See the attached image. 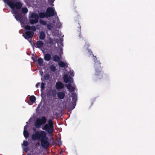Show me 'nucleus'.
<instances>
[{
  "label": "nucleus",
  "instance_id": "79ce46f5",
  "mask_svg": "<svg viewBox=\"0 0 155 155\" xmlns=\"http://www.w3.org/2000/svg\"><path fill=\"white\" fill-rule=\"evenodd\" d=\"M53 41H50V43L51 44H53Z\"/></svg>",
  "mask_w": 155,
  "mask_h": 155
},
{
  "label": "nucleus",
  "instance_id": "4468645a",
  "mask_svg": "<svg viewBox=\"0 0 155 155\" xmlns=\"http://www.w3.org/2000/svg\"><path fill=\"white\" fill-rule=\"evenodd\" d=\"M45 36L46 35L45 33L43 31H41L39 37V38L41 40H43L45 39Z\"/></svg>",
  "mask_w": 155,
  "mask_h": 155
},
{
  "label": "nucleus",
  "instance_id": "6ab92c4d",
  "mask_svg": "<svg viewBox=\"0 0 155 155\" xmlns=\"http://www.w3.org/2000/svg\"><path fill=\"white\" fill-rule=\"evenodd\" d=\"M64 82L66 83H67L69 81V78L67 75L65 74L64 76Z\"/></svg>",
  "mask_w": 155,
  "mask_h": 155
},
{
  "label": "nucleus",
  "instance_id": "20e7f679",
  "mask_svg": "<svg viewBox=\"0 0 155 155\" xmlns=\"http://www.w3.org/2000/svg\"><path fill=\"white\" fill-rule=\"evenodd\" d=\"M7 4L13 10L14 8L20 9L22 6V3L19 1L15 2L12 1H8Z\"/></svg>",
  "mask_w": 155,
  "mask_h": 155
},
{
  "label": "nucleus",
  "instance_id": "f257e3e1",
  "mask_svg": "<svg viewBox=\"0 0 155 155\" xmlns=\"http://www.w3.org/2000/svg\"><path fill=\"white\" fill-rule=\"evenodd\" d=\"M31 139L33 141L36 140H40L41 145L44 148H48L50 145L49 139L47 136L46 133L43 131L39 132L36 131L35 134H33L31 136Z\"/></svg>",
  "mask_w": 155,
  "mask_h": 155
},
{
  "label": "nucleus",
  "instance_id": "c85d7f7f",
  "mask_svg": "<svg viewBox=\"0 0 155 155\" xmlns=\"http://www.w3.org/2000/svg\"><path fill=\"white\" fill-rule=\"evenodd\" d=\"M47 28L49 30H51L52 28V26H51V24H48L47 25Z\"/></svg>",
  "mask_w": 155,
  "mask_h": 155
},
{
  "label": "nucleus",
  "instance_id": "bb28decb",
  "mask_svg": "<svg viewBox=\"0 0 155 155\" xmlns=\"http://www.w3.org/2000/svg\"><path fill=\"white\" fill-rule=\"evenodd\" d=\"M36 28L35 26H32L31 27V31H33L34 33L35 31H36Z\"/></svg>",
  "mask_w": 155,
  "mask_h": 155
},
{
  "label": "nucleus",
  "instance_id": "c756f323",
  "mask_svg": "<svg viewBox=\"0 0 155 155\" xmlns=\"http://www.w3.org/2000/svg\"><path fill=\"white\" fill-rule=\"evenodd\" d=\"M40 23L41 25H47V22L45 21L41 20L40 21Z\"/></svg>",
  "mask_w": 155,
  "mask_h": 155
},
{
  "label": "nucleus",
  "instance_id": "9d476101",
  "mask_svg": "<svg viewBox=\"0 0 155 155\" xmlns=\"http://www.w3.org/2000/svg\"><path fill=\"white\" fill-rule=\"evenodd\" d=\"M55 87L57 90H60L63 89L64 88V86L61 82L58 81L56 83Z\"/></svg>",
  "mask_w": 155,
  "mask_h": 155
},
{
  "label": "nucleus",
  "instance_id": "a211bd4d",
  "mask_svg": "<svg viewBox=\"0 0 155 155\" xmlns=\"http://www.w3.org/2000/svg\"><path fill=\"white\" fill-rule=\"evenodd\" d=\"M23 134L25 138L28 137L29 136V133L26 130H24Z\"/></svg>",
  "mask_w": 155,
  "mask_h": 155
},
{
  "label": "nucleus",
  "instance_id": "de8ad7c7",
  "mask_svg": "<svg viewBox=\"0 0 155 155\" xmlns=\"http://www.w3.org/2000/svg\"><path fill=\"white\" fill-rule=\"evenodd\" d=\"M29 41V42H30V43H31V44H32V41Z\"/></svg>",
  "mask_w": 155,
  "mask_h": 155
},
{
  "label": "nucleus",
  "instance_id": "a878e982",
  "mask_svg": "<svg viewBox=\"0 0 155 155\" xmlns=\"http://www.w3.org/2000/svg\"><path fill=\"white\" fill-rule=\"evenodd\" d=\"M50 68V70L53 71H54L56 70V67L54 65H51Z\"/></svg>",
  "mask_w": 155,
  "mask_h": 155
},
{
  "label": "nucleus",
  "instance_id": "1a4fd4ad",
  "mask_svg": "<svg viewBox=\"0 0 155 155\" xmlns=\"http://www.w3.org/2000/svg\"><path fill=\"white\" fill-rule=\"evenodd\" d=\"M34 34L33 31H26L23 36L25 39H28L29 38H31Z\"/></svg>",
  "mask_w": 155,
  "mask_h": 155
},
{
  "label": "nucleus",
  "instance_id": "423d86ee",
  "mask_svg": "<svg viewBox=\"0 0 155 155\" xmlns=\"http://www.w3.org/2000/svg\"><path fill=\"white\" fill-rule=\"evenodd\" d=\"M46 121V117L45 116H42L41 118H38L36 119L35 122V125L37 128H40L41 125L45 124Z\"/></svg>",
  "mask_w": 155,
  "mask_h": 155
},
{
  "label": "nucleus",
  "instance_id": "a19ab883",
  "mask_svg": "<svg viewBox=\"0 0 155 155\" xmlns=\"http://www.w3.org/2000/svg\"><path fill=\"white\" fill-rule=\"evenodd\" d=\"M87 45V47H88L89 46V45L87 43H86V45H85V46Z\"/></svg>",
  "mask_w": 155,
  "mask_h": 155
},
{
  "label": "nucleus",
  "instance_id": "f3484780",
  "mask_svg": "<svg viewBox=\"0 0 155 155\" xmlns=\"http://www.w3.org/2000/svg\"><path fill=\"white\" fill-rule=\"evenodd\" d=\"M53 60L56 62H58L60 61V58L58 55H55L53 57Z\"/></svg>",
  "mask_w": 155,
  "mask_h": 155
},
{
  "label": "nucleus",
  "instance_id": "f704fd0d",
  "mask_svg": "<svg viewBox=\"0 0 155 155\" xmlns=\"http://www.w3.org/2000/svg\"><path fill=\"white\" fill-rule=\"evenodd\" d=\"M69 82H70L69 83H71L72 82V81H73V78L71 77L70 78H69Z\"/></svg>",
  "mask_w": 155,
  "mask_h": 155
},
{
  "label": "nucleus",
  "instance_id": "6e6552de",
  "mask_svg": "<svg viewBox=\"0 0 155 155\" xmlns=\"http://www.w3.org/2000/svg\"><path fill=\"white\" fill-rule=\"evenodd\" d=\"M72 105L71 107H70L69 108V109L71 110H73L75 107L76 105V102L77 100V96L75 93H73L72 94Z\"/></svg>",
  "mask_w": 155,
  "mask_h": 155
},
{
  "label": "nucleus",
  "instance_id": "7ed1b4c3",
  "mask_svg": "<svg viewBox=\"0 0 155 155\" xmlns=\"http://www.w3.org/2000/svg\"><path fill=\"white\" fill-rule=\"evenodd\" d=\"M43 130L49 134H51L54 130L53 123L51 119H49L48 124H45L43 127Z\"/></svg>",
  "mask_w": 155,
  "mask_h": 155
},
{
  "label": "nucleus",
  "instance_id": "e433bc0d",
  "mask_svg": "<svg viewBox=\"0 0 155 155\" xmlns=\"http://www.w3.org/2000/svg\"><path fill=\"white\" fill-rule=\"evenodd\" d=\"M88 51L90 54H92V52L91 51V49H88Z\"/></svg>",
  "mask_w": 155,
  "mask_h": 155
},
{
  "label": "nucleus",
  "instance_id": "7c9ffc66",
  "mask_svg": "<svg viewBox=\"0 0 155 155\" xmlns=\"http://www.w3.org/2000/svg\"><path fill=\"white\" fill-rule=\"evenodd\" d=\"M31 27L30 25H27L25 26V29L28 30H31Z\"/></svg>",
  "mask_w": 155,
  "mask_h": 155
},
{
  "label": "nucleus",
  "instance_id": "f8f14e48",
  "mask_svg": "<svg viewBox=\"0 0 155 155\" xmlns=\"http://www.w3.org/2000/svg\"><path fill=\"white\" fill-rule=\"evenodd\" d=\"M57 96L59 99H62L64 98L65 94L64 92H59L57 94Z\"/></svg>",
  "mask_w": 155,
  "mask_h": 155
},
{
  "label": "nucleus",
  "instance_id": "4c0bfd02",
  "mask_svg": "<svg viewBox=\"0 0 155 155\" xmlns=\"http://www.w3.org/2000/svg\"><path fill=\"white\" fill-rule=\"evenodd\" d=\"M4 2L5 3H7V2H8V1H10L9 0H3Z\"/></svg>",
  "mask_w": 155,
  "mask_h": 155
},
{
  "label": "nucleus",
  "instance_id": "aec40b11",
  "mask_svg": "<svg viewBox=\"0 0 155 155\" xmlns=\"http://www.w3.org/2000/svg\"><path fill=\"white\" fill-rule=\"evenodd\" d=\"M58 65L61 68H64L66 65V64L64 62L61 61L58 63Z\"/></svg>",
  "mask_w": 155,
  "mask_h": 155
},
{
  "label": "nucleus",
  "instance_id": "ea45409f",
  "mask_svg": "<svg viewBox=\"0 0 155 155\" xmlns=\"http://www.w3.org/2000/svg\"><path fill=\"white\" fill-rule=\"evenodd\" d=\"M26 155H32V154L31 153H28Z\"/></svg>",
  "mask_w": 155,
  "mask_h": 155
},
{
  "label": "nucleus",
  "instance_id": "f03ea898",
  "mask_svg": "<svg viewBox=\"0 0 155 155\" xmlns=\"http://www.w3.org/2000/svg\"><path fill=\"white\" fill-rule=\"evenodd\" d=\"M45 17H47L46 13L41 12L39 13L38 15L37 13L32 12L29 17V21L30 23L32 25L38 23L39 18H43Z\"/></svg>",
  "mask_w": 155,
  "mask_h": 155
},
{
  "label": "nucleus",
  "instance_id": "a18cd8bd",
  "mask_svg": "<svg viewBox=\"0 0 155 155\" xmlns=\"http://www.w3.org/2000/svg\"><path fill=\"white\" fill-rule=\"evenodd\" d=\"M33 48H34V46H35V44L33 43Z\"/></svg>",
  "mask_w": 155,
  "mask_h": 155
},
{
  "label": "nucleus",
  "instance_id": "393cba45",
  "mask_svg": "<svg viewBox=\"0 0 155 155\" xmlns=\"http://www.w3.org/2000/svg\"><path fill=\"white\" fill-rule=\"evenodd\" d=\"M15 18L17 20H19L21 21V17L18 14L15 15Z\"/></svg>",
  "mask_w": 155,
  "mask_h": 155
},
{
  "label": "nucleus",
  "instance_id": "5701e85b",
  "mask_svg": "<svg viewBox=\"0 0 155 155\" xmlns=\"http://www.w3.org/2000/svg\"><path fill=\"white\" fill-rule=\"evenodd\" d=\"M22 11L23 13L25 14L28 12V10L27 8L25 7L22 8Z\"/></svg>",
  "mask_w": 155,
  "mask_h": 155
},
{
  "label": "nucleus",
  "instance_id": "37998d69",
  "mask_svg": "<svg viewBox=\"0 0 155 155\" xmlns=\"http://www.w3.org/2000/svg\"><path fill=\"white\" fill-rule=\"evenodd\" d=\"M79 36L80 38H82V35H81V34H80L79 35Z\"/></svg>",
  "mask_w": 155,
  "mask_h": 155
},
{
  "label": "nucleus",
  "instance_id": "58836bf2",
  "mask_svg": "<svg viewBox=\"0 0 155 155\" xmlns=\"http://www.w3.org/2000/svg\"><path fill=\"white\" fill-rule=\"evenodd\" d=\"M39 83H37L36 84V87H38L39 85Z\"/></svg>",
  "mask_w": 155,
  "mask_h": 155
},
{
  "label": "nucleus",
  "instance_id": "c9c22d12",
  "mask_svg": "<svg viewBox=\"0 0 155 155\" xmlns=\"http://www.w3.org/2000/svg\"><path fill=\"white\" fill-rule=\"evenodd\" d=\"M70 75L72 76H74V73L73 72H71L70 73Z\"/></svg>",
  "mask_w": 155,
  "mask_h": 155
},
{
  "label": "nucleus",
  "instance_id": "412c9836",
  "mask_svg": "<svg viewBox=\"0 0 155 155\" xmlns=\"http://www.w3.org/2000/svg\"><path fill=\"white\" fill-rule=\"evenodd\" d=\"M30 101L32 103H34L36 100V97L33 95H32L30 97Z\"/></svg>",
  "mask_w": 155,
  "mask_h": 155
},
{
  "label": "nucleus",
  "instance_id": "39448f33",
  "mask_svg": "<svg viewBox=\"0 0 155 155\" xmlns=\"http://www.w3.org/2000/svg\"><path fill=\"white\" fill-rule=\"evenodd\" d=\"M94 59L95 61L94 67L95 70V75L97 78V76L101 73L102 70V68L100 66L101 63L100 61L97 60V58L95 56Z\"/></svg>",
  "mask_w": 155,
  "mask_h": 155
},
{
  "label": "nucleus",
  "instance_id": "0eeeda50",
  "mask_svg": "<svg viewBox=\"0 0 155 155\" xmlns=\"http://www.w3.org/2000/svg\"><path fill=\"white\" fill-rule=\"evenodd\" d=\"M47 17H50L53 16L55 14H56V12H54V9L53 8L48 7L46 11Z\"/></svg>",
  "mask_w": 155,
  "mask_h": 155
},
{
  "label": "nucleus",
  "instance_id": "72a5a7b5",
  "mask_svg": "<svg viewBox=\"0 0 155 155\" xmlns=\"http://www.w3.org/2000/svg\"><path fill=\"white\" fill-rule=\"evenodd\" d=\"M24 150L25 152H27L29 150V149L28 147H27L24 148Z\"/></svg>",
  "mask_w": 155,
  "mask_h": 155
},
{
  "label": "nucleus",
  "instance_id": "473e14b6",
  "mask_svg": "<svg viewBox=\"0 0 155 155\" xmlns=\"http://www.w3.org/2000/svg\"><path fill=\"white\" fill-rule=\"evenodd\" d=\"M13 14H15V15H16L17 14H18V12L17 11L15 10H13Z\"/></svg>",
  "mask_w": 155,
  "mask_h": 155
},
{
  "label": "nucleus",
  "instance_id": "4be33fe9",
  "mask_svg": "<svg viewBox=\"0 0 155 155\" xmlns=\"http://www.w3.org/2000/svg\"><path fill=\"white\" fill-rule=\"evenodd\" d=\"M38 64L39 65L41 66L43 63V60L42 58H39L38 60Z\"/></svg>",
  "mask_w": 155,
  "mask_h": 155
},
{
  "label": "nucleus",
  "instance_id": "2eb2a0df",
  "mask_svg": "<svg viewBox=\"0 0 155 155\" xmlns=\"http://www.w3.org/2000/svg\"><path fill=\"white\" fill-rule=\"evenodd\" d=\"M51 58V55L49 54H45L44 59L45 61H49Z\"/></svg>",
  "mask_w": 155,
  "mask_h": 155
},
{
  "label": "nucleus",
  "instance_id": "cd10ccee",
  "mask_svg": "<svg viewBox=\"0 0 155 155\" xmlns=\"http://www.w3.org/2000/svg\"><path fill=\"white\" fill-rule=\"evenodd\" d=\"M28 143L27 141L24 140L23 141V145L25 147H27L28 145Z\"/></svg>",
  "mask_w": 155,
  "mask_h": 155
},
{
  "label": "nucleus",
  "instance_id": "dca6fc26",
  "mask_svg": "<svg viewBox=\"0 0 155 155\" xmlns=\"http://www.w3.org/2000/svg\"><path fill=\"white\" fill-rule=\"evenodd\" d=\"M43 43L41 41H38L36 42V45L37 47L38 48H40L43 46Z\"/></svg>",
  "mask_w": 155,
  "mask_h": 155
},
{
  "label": "nucleus",
  "instance_id": "ddd939ff",
  "mask_svg": "<svg viewBox=\"0 0 155 155\" xmlns=\"http://www.w3.org/2000/svg\"><path fill=\"white\" fill-rule=\"evenodd\" d=\"M66 87L70 92H73L74 90V87L71 86V83H68V84H67L66 85Z\"/></svg>",
  "mask_w": 155,
  "mask_h": 155
},
{
  "label": "nucleus",
  "instance_id": "49530a36",
  "mask_svg": "<svg viewBox=\"0 0 155 155\" xmlns=\"http://www.w3.org/2000/svg\"><path fill=\"white\" fill-rule=\"evenodd\" d=\"M58 143H59V145H60L61 144V143L60 141L59 142H58Z\"/></svg>",
  "mask_w": 155,
  "mask_h": 155
},
{
  "label": "nucleus",
  "instance_id": "9b49d317",
  "mask_svg": "<svg viewBox=\"0 0 155 155\" xmlns=\"http://www.w3.org/2000/svg\"><path fill=\"white\" fill-rule=\"evenodd\" d=\"M48 94V95L51 96L53 97H55L57 94V91L55 89L49 90Z\"/></svg>",
  "mask_w": 155,
  "mask_h": 155
},
{
  "label": "nucleus",
  "instance_id": "c03bdc74",
  "mask_svg": "<svg viewBox=\"0 0 155 155\" xmlns=\"http://www.w3.org/2000/svg\"><path fill=\"white\" fill-rule=\"evenodd\" d=\"M26 127H27V126L26 125L25 126V127H24V130H26Z\"/></svg>",
  "mask_w": 155,
  "mask_h": 155
},
{
  "label": "nucleus",
  "instance_id": "2f4dec72",
  "mask_svg": "<svg viewBox=\"0 0 155 155\" xmlns=\"http://www.w3.org/2000/svg\"><path fill=\"white\" fill-rule=\"evenodd\" d=\"M45 87V84L43 82H42L41 83V91L42 90L44 89Z\"/></svg>",
  "mask_w": 155,
  "mask_h": 155
},
{
  "label": "nucleus",
  "instance_id": "b1692460",
  "mask_svg": "<svg viewBox=\"0 0 155 155\" xmlns=\"http://www.w3.org/2000/svg\"><path fill=\"white\" fill-rule=\"evenodd\" d=\"M50 77V75L48 74H45L44 75V78L45 80H48Z\"/></svg>",
  "mask_w": 155,
  "mask_h": 155
}]
</instances>
